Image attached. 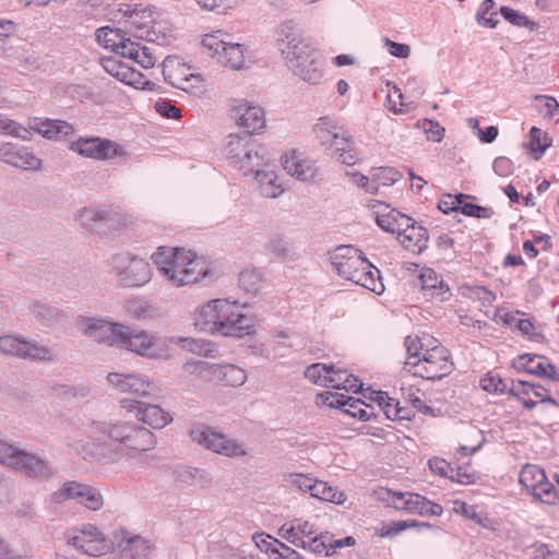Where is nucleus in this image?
I'll list each match as a JSON object with an SVG mask.
<instances>
[{
    "label": "nucleus",
    "mask_w": 559,
    "mask_h": 559,
    "mask_svg": "<svg viewBox=\"0 0 559 559\" xmlns=\"http://www.w3.org/2000/svg\"><path fill=\"white\" fill-rule=\"evenodd\" d=\"M285 531V537L289 543L301 547L304 549H308L309 551L317 555H324L325 557L332 556L336 549L343 547L354 546L356 540L353 536H347L345 538H335L330 533H322L319 536L306 535L304 532L301 534L295 531V527L286 528V524L282 525V532Z\"/></svg>",
    "instance_id": "9d476101"
},
{
    "label": "nucleus",
    "mask_w": 559,
    "mask_h": 559,
    "mask_svg": "<svg viewBox=\"0 0 559 559\" xmlns=\"http://www.w3.org/2000/svg\"><path fill=\"white\" fill-rule=\"evenodd\" d=\"M231 117L236 123L246 129L247 133H252L261 130L265 126L264 111L261 107L254 106L245 99L235 100L231 107Z\"/></svg>",
    "instance_id": "a878e982"
},
{
    "label": "nucleus",
    "mask_w": 559,
    "mask_h": 559,
    "mask_svg": "<svg viewBox=\"0 0 559 559\" xmlns=\"http://www.w3.org/2000/svg\"><path fill=\"white\" fill-rule=\"evenodd\" d=\"M512 366L518 371H524L537 377L548 378L559 382V372L548 358L539 355L524 354L512 360Z\"/></svg>",
    "instance_id": "bb28decb"
},
{
    "label": "nucleus",
    "mask_w": 559,
    "mask_h": 559,
    "mask_svg": "<svg viewBox=\"0 0 559 559\" xmlns=\"http://www.w3.org/2000/svg\"><path fill=\"white\" fill-rule=\"evenodd\" d=\"M493 0H484L476 12V21L479 25L495 28L498 24V20H496L497 13L493 11L495 9Z\"/></svg>",
    "instance_id": "de8ad7c7"
},
{
    "label": "nucleus",
    "mask_w": 559,
    "mask_h": 559,
    "mask_svg": "<svg viewBox=\"0 0 559 559\" xmlns=\"http://www.w3.org/2000/svg\"><path fill=\"white\" fill-rule=\"evenodd\" d=\"M282 56L287 67L304 81L311 84L320 82L323 75V59L320 51L301 36L300 29L293 22L282 25Z\"/></svg>",
    "instance_id": "7ed1b4c3"
},
{
    "label": "nucleus",
    "mask_w": 559,
    "mask_h": 559,
    "mask_svg": "<svg viewBox=\"0 0 559 559\" xmlns=\"http://www.w3.org/2000/svg\"><path fill=\"white\" fill-rule=\"evenodd\" d=\"M92 433L107 437L116 444L115 448L83 441L69 442V447L83 457L97 459L105 463H115L123 454L131 455L150 451L155 448L157 442L151 430L132 421H95L92 425Z\"/></svg>",
    "instance_id": "f257e3e1"
},
{
    "label": "nucleus",
    "mask_w": 559,
    "mask_h": 559,
    "mask_svg": "<svg viewBox=\"0 0 559 559\" xmlns=\"http://www.w3.org/2000/svg\"><path fill=\"white\" fill-rule=\"evenodd\" d=\"M0 354L31 360H49L51 358L48 347L14 335L0 336Z\"/></svg>",
    "instance_id": "aec40b11"
},
{
    "label": "nucleus",
    "mask_w": 559,
    "mask_h": 559,
    "mask_svg": "<svg viewBox=\"0 0 559 559\" xmlns=\"http://www.w3.org/2000/svg\"><path fill=\"white\" fill-rule=\"evenodd\" d=\"M78 325L84 335L95 342L119 348L123 336V324L95 318H82Z\"/></svg>",
    "instance_id": "dca6fc26"
},
{
    "label": "nucleus",
    "mask_w": 559,
    "mask_h": 559,
    "mask_svg": "<svg viewBox=\"0 0 559 559\" xmlns=\"http://www.w3.org/2000/svg\"><path fill=\"white\" fill-rule=\"evenodd\" d=\"M23 451L7 441L0 440V463L15 469Z\"/></svg>",
    "instance_id": "603ef678"
},
{
    "label": "nucleus",
    "mask_w": 559,
    "mask_h": 559,
    "mask_svg": "<svg viewBox=\"0 0 559 559\" xmlns=\"http://www.w3.org/2000/svg\"><path fill=\"white\" fill-rule=\"evenodd\" d=\"M67 539L75 549L94 557L107 554L114 545L92 524H86L81 530H72L68 533Z\"/></svg>",
    "instance_id": "ddd939ff"
},
{
    "label": "nucleus",
    "mask_w": 559,
    "mask_h": 559,
    "mask_svg": "<svg viewBox=\"0 0 559 559\" xmlns=\"http://www.w3.org/2000/svg\"><path fill=\"white\" fill-rule=\"evenodd\" d=\"M107 380L120 393L131 394L136 399L156 397L160 391L150 377L142 373L110 372Z\"/></svg>",
    "instance_id": "4468645a"
},
{
    "label": "nucleus",
    "mask_w": 559,
    "mask_h": 559,
    "mask_svg": "<svg viewBox=\"0 0 559 559\" xmlns=\"http://www.w3.org/2000/svg\"><path fill=\"white\" fill-rule=\"evenodd\" d=\"M452 510L454 513L461 514L465 519L472 520L480 525H484V521L487 520V518L481 512L477 511V507L471 506L461 500L453 501Z\"/></svg>",
    "instance_id": "4d7b16f0"
},
{
    "label": "nucleus",
    "mask_w": 559,
    "mask_h": 559,
    "mask_svg": "<svg viewBox=\"0 0 559 559\" xmlns=\"http://www.w3.org/2000/svg\"><path fill=\"white\" fill-rule=\"evenodd\" d=\"M480 388L489 393H508L510 385L499 374L488 372L479 381Z\"/></svg>",
    "instance_id": "864d4df0"
},
{
    "label": "nucleus",
    "mask_w": 559,
    "mask_h": 559,
    "mask_svg": "<svg viewBox=\"0 0 559 559\" xmlns=\"http://www.w3.org/2000/svg\"><path fill=\"white\" fill-rule=\"evenodd\" d=\"M233 166L242 170L245 176H248L255 173V169L262 166L269 167V159L265 157L264 148L254 142Z\"/></svg>",
    "instance_id": "72a5a7b5"
},
{
    "label": "nucleus",
    "mask_w": 559,
    "mask_h": 559,
    "mask_svg": "<svg viewBox=\"0 0 559 559\" xmlns=\"http://www.w3.org/2000/svg\"><path fill=\"white\" fill-rule=\"evenodd\" d=\"M282 167L289 176L302 182L312 181L318 173L314 160L299 150L286 152L282 157Z\"/></svg>",
    "instance_id": "393cba45"
},
{
    "label": "nucleus",
    "mask_w": 559,
    "mask_h": 559,
    "mask_svg": "<svg viewBox=\"0 0 559 559\" xmlns=\"http://www.w3.org/2000/svg\"><path fill=\"white\" fill-rule=\"evenodd\" d=\"M238 284L246 293L255 295L262 290L264 286V277L260 270L246 269L240 272Z\"/></svg>",
    "instance_id": "a19ab883"
},
{
    "label": "nucleus",
    "mask_w": 559,
    "mask_h": 559,
    "mask_svg": "<svg viewBox=\"0 0 559 559\" xmlns=\"http://www.w3.org/2000/svg\"><path fill=\"white\" fill-rule=\"evenodd\" d=\"M519 483L535 499L550 503L557 497L555 486L547 479L543 468L535 464H525L519 476Z\"/></svg>",
    "instance_id": "f3484780"
},
{
    "label": "nucleus",
    "mask_w": 559,
    "mask_h": 559,
    "mask_svg": "<svg viewBox=\"0 0 559 559\" xmlns=\"http://www.w3.org/2000/svg\"><path fill=\"white\" fill-rule=\"evenodd\" d=\"M330 261L336 273L378 295L384 290L380 271L373 266L362 252L354 246H337L329 252Z\"/></svg>",
    "instance_id": "39448f33"
},
{
    "label": "nucleus",
    "mask_w": 559,
    "mask_h": 559,
    "mask_svg": "<svg viewBox=\"0 0 559 559\" xmlns=\"http://www.w3.org/2000/svg\"><path fill=\"white\" fill-rule=\"evenodd\" d=\"M254 179L258 183L259 191L264 198H277L280 194V185L276 166L269 163V167L262 166L255 169Z\"/></svg>",
    "instance_id": "f704fd0d"
},
{
    "label": "nucleus",
    "mask_w": 559,
    "mask_h": 559,
    "mask_svg": "<svg viewBox=\"0 0 559 559\" xmlns=\"http://www.w3.org/2000/svg\"><path fill=\"white\" fill-rule=\"evenodd\" d=\"M79 155L96 160L121 158L127 162L130 157L127 150L115 141L99 136L80 138L69 147Z\"/></svg>",
    "instance_id": "f8f14e48"
},
{
    "label": "nucleus",
    "mask_w": 559,
    "mask_h": 559,
    "mask_svg": "<svg viewBox=\"0 0 559 559\" xmlns=\"http://www.w3.org/2000/svg\"><path fill=\"white\" fill-rule=\"evenodd\" d=\"M531 391V397L534 396L536 399L534 401L538 402V405L552 406L556 408L559 406L558 401L552 396L550 389L538 383H532Z\"/></svg>",
    "instance_id": "bf43d9fd"
},
{
    "label": "nucleus",
    "mask_w": 559,
    "mask_h": 559,
    "mask_svg": "<svg viewBox=\"0 0 559 559\" xmlns=\"http://www.w3.org/2000/svg\"><path fill=\"white\" fill-rule=\"evenodd\" d=\"M343 129L336 120L328 116L320 117L313 126V133L320 145L326 148L331 144L333 138H337V133Z\"/></svg>",
    "instance_id": "e433bc0d"
},
{
    "label": "nucleus",
    "mask_w": 559,
    "mask_h": 559,
    "mask_svg": "<svg viewBox=\"0 0 559 559\" xmlns=\"http://www.w3.org/2000/svg\"><path fill=\"white\" fill-rule=\"evenodd\" d=\"M368 207L372 211L377 225L384 231L396 234L405 224H408L409 216H406L389 204L371 200Z\"/></svg>",
    "instance_id": "cd10ccee"
},
{
    "label": "nucleus",
    "mask_w": 559,
    "mask_h": 559,
    "mask_svg": "<svg viewBox=\"0 0 559 559\" xmlns=\"http://www.w3.org/2000/svg\"><path fill=\"white\" fill-rule=\"evenodd\" d=\"M468 195H465L463 193L452 195L447 194L443 197L438 204V207L443 213L448 214L453 211H461V205L463 204V200L467 199Z\"/></svg>",
    "instance_id": "774afa93"
},
{
    "label": "nucleus",
    "mask_w": 559,
    "mask_h": 559,
    "mask_svg": "<svg viewBox=\"0 0 559 559\" xmlns=\"http://www.w3.org/2000/svg\"><path fill=\"white\" fill-rule=\"evenodd\" d=\"M401 173L393 167H378L372 169V178L377 186L389 187L401 179Z\"/></svg>",
    "instance_id": "6e6d98bb"
},
{
    "label": "nucleus",
    "mask_w": 559,
    "mask_h": 559,
    "mask_svg": "<svg viewBox=\"0 0 559 559\" xmlns=\"http://www.w3.org/2000/svg\"><path fill=\"white\" fill-rule=\"evenodd\" d=\"M31 311L38 321L47 325L60 321L63 317L58 308L39 301L32 304Z\"/></svg>",
    "instance_id": "37998d69"
},
{
    "label": "nucleus",
    "mask_w": 559,
    "mask_h": 559,
    "mask_svg": "<svg viewBox=\"0 0 559 559\" xmlns=\"http://www.w3.org/2000/svg\"><path fill=\"white\" fill-rule=\"evenodd\" d=\"M551 145V139L546 132L537 127L530 130V148L533 152L543 154Z\"/></svg>",
    "instance_id": "13d9d810"
},
{
    "label": "nucleus",
    "mask_w": 559,
    "mask_h": 559,
    "mask_svg": "<svg viewBox=\"0 0 559 559\" xmlns=\"http://www.w3.org/2000/svg\"><path fill=\"white\" fill-rule=\"evenodd\" d=\"M402 394L403 397L407 403H409L415 409L423 414H431L432 408L427 405L423 399V393L414 388L413 385L409 386H402Z\"/></svg>",
    "instance_id": "09e8293b"
},
{
    "label": "nucleus",
    "mask_w": 559,
    "mask_h": 559,
    "mask_svg": "<svg viewBox=\"0 0 559 559\" xmlns=\"http://www.w3.org/2000/svg\"><path fill=\"white\" fill-rule=\"evenodd\" d=\"M283 481L285 487L295 488L304 493H310L314 478L302 473H289L284 475Z\"/></svg>",
    "instance_id": "3c124183"
},
{
    "label": "nucleus",
    "mask_w": 559,
    "mask_h": 559,
    "mask_svg": "<svg viewBox=\"0 0 559 559\" xmlns=\"http://www.w3.org/2000/svg\"><path fill=\"white\" fill-rule=\"evenodd\" d=\"M112 543L120 559H150L154 550V545L148 539L128 531L117 533Z\"/></svg>",
    "instance_id": "5701e85b"
},
{
    "label": "nucleus",
    "mask_w": 559,
    "mask_h": 559,
    "mask_svg": "<svg viewBox=\"0 0 559 559\" xmlns=\"http://www.w3.org/2000/svg\"><path fill=\"white\" fill-rule=\"evenodd\" d=\"M419 280L427 298L443 302L452 296L449 285L432 269H424Z\"/></svg>",
    "instance_id": "2f4dec72"
},
{
    "label": "nucleus",
    "mask_w": 559,
    "mask_h": 559,
    "mask_svg": "<svg viewBox=\"0 0 559 559\" xmlns=\"http://www.w3.org/2000/svg\"><path fill=\"white\" fill-rule=\"evenodd\" d=\"M428 238V230L420 225H416L411 217L408 224H405L396 233L399 242L412 253H421L427 248Z\"/></svg>",
    "instance_id": "c756f323"
},
{
    "label": "nucleus",
    "mask_w": 559,
    "mask_h": 559,
    "mask_svg": "<svg viewBox=\"0 0 559 559\" xmlns=\"http://www.w3.org/2000/svg\"><path fill=\"white\" fill-rule=\"evenodd\" d=\"M111 217L109 213L105 211H95L91 209H84L79 213V221L82 226L88 229H95L102 222H108Z\"/></svg>",
    "instance_id": "8fccbe9b"
},
{
    "label": "nucleus",
    "mask_w": 559,
    "mask_h": 559,
    "mask_svg": "<svg viewBox=\"0 0 559 559\" xmlns=\"http://www.w3.org/2000/svg\"><path fill=\"white\" fill-rule=\"evenodd\" d=\"M120 49L121 57L138 62L144 69L153 68L155 64L156 59L151 49L146 46H141L138 41L130 39L127 44H122Z\"/></svg>",
    "instance_id": "c9c22d12"
},
{
    "label": "nucleus",
    "mask_w": 559,
    "mask_h": 559,
    "mask_svg": "<svg viewBox=\"0 0 559 559\" xmlns=\"http://www.w3.org/2000/svg\"><path fill=\"white\" fill-rule=\"evenodd\" d=\"M120 406L130 413H134L138 420L154 429H162L173 421L170 414L156 404H147L138 400L122 399L120 401Z\"/></svg>",
    "instance_id": "412c9836"
},
{
    "label": "nucleus",
    "mask_w": 559,
    "mask_h": 559,
    "mask_svg": "<svg viewBox=\"0 0 559 559\" xmlns=\"http://www.w3.org/2000/svg\"><path fill=\"white\" fill-rule=\"evenodd\" d=\"M152 260L159 275L174 287L194 284L209 273L201 259L181 248L159 247Z\"/></svg>",
    "instance_id": "20e7f679"
},
{
    "label": "nucleus",
    "mask_w": 559,
    "mask_h": 559,
    "mask_svg": "<svg viewBox=\"0 0 559 559\" xmlns=\"http://www.w3.org/2000/svg\"><path fill=\"white\" fill-rule=\"evenodd\" d=\"M163 75L170 85L185 92L198 90L203 82L201 74L178 57L164 60Z\"/></svg>",
    "instance_id": "2eb2a0df"
},
{
    "label": "nucleus",
    "mask_w": 559,
    "mask_h": 559,
    "mask_svg": "<svg viewBox=\"0 0 559 559\" xmlns=\"http://www.w3.org/2000/svg\"><path fill=\"white\" fill-rule=\"evenodd\" d=\"M157 342L158 337L148 331L123 325V336L121 337L119 349L152 358L156 355Z\"/></svg>",
    "instance_id": "4be33fe9"
},
{
    "label": "nucleus",
    "mask_w": 559,
    "mask_h": 559,
    "mask_svg": "<svg viewBox=\"0 0 559 559\" xmlns=\"http://www.w3.org/2000/svg\"><path fill=\"white\" fill-rule=\"evenodd\" d=\"M0 160L24 170H39L43 160L31 148L10 142H0Z\"/></svg>",
    "instance_id": "b1692460"
},
{
    "label": "nucleus",
    "mask_w": 559,
    "mask_h": 559,
    "mask_svg": "<svg viewBox=\"0 0 559 559\" xmlns=\"http://www.w3.org/2000/svg\"><path fill=\"white\" fill-rule=\"evenodd\" d=\"M130 37H126L120 29H112L110 27H100L96 31V40L105 48H110L116 53L120 55V47L122 44L130 41Z\"/></svg>",
    "instance_id": "ea45409f"
},
{
    "label": "nucleus",
    "mask_w": 559,
    "mask_h": 559,
    "mask_svg": "<svg viewBox=\"0 0 559 559\" xmlns=\"http://www.w3.org/2000/svg\"><path fill=\"white\" fill-rule=\"evenodd\" d=\"M182 347L200 356H212L215 352L211 342L194 338L182 340Z\"/></svg>",
    "instance_id": "e2e57ef3"
},
{
    "label": "nucleus",
    "mask_w": 559,
    "mask_h": 559,
    "mask_svg": "<svg viewBox=\"0 0 559 559\" xmlns=\"http://www.w3.org/2000/svg\"><path fill=\"white\" fill-rule=\"evenodd\" d=\"M228 35L222 31L205 34L201 40L203 52L215 58L218 63L233 70H240L245 66L242 45L227 41Z\"/></svg>",
    "instance_id": "6e6552de"
},
{
    "label": "nucleus",
    "mask_w": 559,
    "mask_h": 559,
    "mask_svg": "<svg viewBox=\"0 0 559 559\" xmlns=\"http://www.w3.org/2000/svg\"><path fill=\"white\" fill-rule=\"evenodd\" d=\"M22 132H26L23 126L0 114V133L26 140V135L22 134Z\"/></svg>",
    "instance_id": "338daca9"
},
{
    "label": "nucleus",
    "mask_w": 559,
    "mask_h": 559,
    "mask_svg": "<svg viewBox=\"0 0 559 559\" xmlns=\"http://www.w3.org/2000/svg\"><path fill=\"white\" fill-rule=\"evenodd\" d=\"M504 321L509 325L514 324L522 335L527 336L531 341L538 342L543 338L542 333L537 331L534 323L528 319H518L515 314L507 313Z\"/></svg>",
    "instance_id": "a18cd8bd"
},
{
    "label": "nucleus",
    "mask_w": 559,
    "mask_h": 559,
    "mask_svg": "<svg viewBox=\"0 0 559 559\" xmlns=\"http://www.w3.org/2000/svg\"><path fill=\"white\" fill-rule=\"evenodd\" d=\"M330 367L331 365L326 364H312L305 370V377L312 381L314 384L328 388Z\"/></svg>",
    "instance_id": "5fc2aeb1"
},
{
    "label": "nucleus",
    "mask_w": 559,
    "mask_h": 559,
    "mask_svg": "<svg viewBox=\"0 0 559 559\" xmlns=\"http://www.w3.org/2000/svg\"><path fill=\"white\" fill-rule=\"evenodd\" d=\"M254 143L249 134H229L225 145V154L231 165Z\"/></svg>",
    "instance_id": "4c0bfd02"
},
{
    "label": "nucleus",
    "mask_w": 559,
    "mask_h": 559,
    "mask_svg": "<svg viewBox=\"0 0 559 559\" xmlns=\"http://www.w3.org/2000/svg\"><path fill=\"white\" fill-rule=\"evenodd\" d=\"M110 273H112L119 285L124 287H139L148 283L152 278L150 263L129 252L114 254L109 261Z\"/></svg>",
    "instance_id": "0eeeda50"
},
{
    "label": "nucleus",
    "mask_w": 559,
    "mask_h": 559,
    "mask_svg": "<svg viewBox=\"0 0 559 559\" xmlns=\"http://www.w3.org/2000/svg\"><path fill=\"white\" fill-rule=\"evenodd\" d=\"M194 325L202 332L241 338L254 331L251 317L239 311L236 302L214 299L199 307L194 313Z\"/></svg>",
    "instance_id": "f03ea898"
},
{
    "label": "nucleus",
    "mask_w": 559,
    "mask_h": 559,
    "mask_svg": "<svg viewBox=\"0 0 559 559\" xmlns=\"http://www.w3.org/2000/svg\"><path fill=\"white\" fill-rule=\"evenodd\" d=\"M531 391V397L534 396L536 399L534 401L538 402V405L552 406L556 408L559 406L558 401L552 396L550 389L538 383H532Z\"/></svg>",
    "instance_id": "052dcab7"
},
{
    "label": "nucleus",
    "mask_w": 559,
    "mask_h": 559,
    "mask_svg": "<svg viewBox=\"0 0 559 559\" xmlns=\"http://www.w3.org/2000/svg\"><path fill=\"white\" fill-rule=\"evenodd\" d=\"M310 496L316 499L333 502L336 504H343L346 500V495L343 491L330 486L323 480L318 479H314L313 481Z\"/></svg>",
    "instance_id": "58836bf2"
},
{
    "label": "nucleus",
    "mask_w": 559,
    "mask_h": 559,
    "mask_svg": "<svg viewBox=\"0 0 559 559\" xmlns=\"http://www.w3.org/2000/svg\"><path fill=\"white\" fill-rule=\"evenodd\" d=\"M189 435L200 445L221 455L237 457L247 454L243 443L228 438L226 435L217 432L204 424L192 425Z\"/></svg>",
    "instance_id": "9b49d317"
},
{
    "label": "nucleus",
    "mask_w": 559,
    "mask_h": 559,
    "mask_svg": "<svg viewBox=\"0 0 559 559\" xmlns=\"http://www.w3.org/2000/svg\"><path fill=\"white\" fill-rule=\"evenodd\" d=\"M464 444L460 445V451L464 454H474L479 451L486 439L484 432L475 426L467 427L464 436Z\"/></svg>",
    "instance_id": "c03bdc74"
},
{
    "label": "nucleus",
    "mask_w": 559,
    "mask_h": 559,
    "mask_svg": "<svg viewBox=\"0 0 559 559\" xmlns=\"http://www.w3.org/2000/svg\"><path fill=\"white\" fill-rule=\"evenodd\" d=\"M418 496V493L393 491L385 488H381L378 491V497L381 501L385 502L389 507L408 513H416Z\"/></svg>",
    "instance_id": "473e14b6"
},
{
    "label": "nucleus",
    "mask_w": 559,
    "mask_h": 559,
    "mask_svg": "<svg viewBox=\"0 0 559 559\" xmlns=\"http://www.w3.org/2000/svg\"><path fill=\"white\" fill-rule=\"evenodd\" d=\"M531 388L532 382L523 380H512L508 393L516 397L522 403L523 407H525L526 409H533L538 405V402H535L531 397Z\"/></svg>",
    "instance_id": "79ce46f5"
},
{
    "label": "nucleus",
    "mask_w": 559,
    "mask_h": 559,
    "mask_svg": "<svg viewBox=\"0 0 559 559\" xmlns=\"http://www.w3.org/2000/svg\"><path fill=\"white\" fill-rule=\"evenodd\" d=\"M500 14L506 19L509 23L518 27H525L530 31H535L538 28V24L532 20H530L525 14L510 8V7H501Z\"/></svg>",
    "instance_id": "49530a36"
},
{
    "label": "nucleus",
    "mask_w": 559,
    "mask_h": 559,
    "mask_svg": "<svg viewBox=\"0 0 559 559\" xmlns=\"http://www.w3.org/2000/svg\"><path fill=\"white\" fill-rule=\"evenodd\" d=\"M186 369L229 386H240L247 381V372L236 365H211L206 361L186 364Z\"/></svg>",
    "instance_id": "6ab92c4d"
},
{
    "label": "nucleus",
    "mask_w": 559,
    "mask_h": 559,
    "mask_svg": "<svg viewBox=\"0 0 559 559\" xmlns=\"http://www.w3.org/2000/svg\"><path fill=\"white\" fill-rule=\"evenodd\" d=\"M405 368L414 376L428 380L441 379L452 370L449 350L441 345L425 349L421 358L405 361Z\"/></svg>",
    "instance_id": "1a4fd4ad"
},
{
    "label": "nucleus",
    "mask_w": 559,
    "mask_h": 559,
    "mask_svg": "<svg viewBox=\"0 0 559 559\" xmlns=\"http://www.w3.org/2000/svg\"><path fill=\"white\" fill-rule=\"evenodd\" d=\"M424 340L430 341L429 337L419 338L418 336H407L405 338V347L407 353L406 361L417 360L424 354Z\"/></svg>",
    "instance_id": "0e129e2a"
},
{
    "label": "nucleus",
    "mask_w": 559,
    "mask_h": 559,
    "mask_svg": "<svg viewBox=\"0 0 559 559\" xmlns=\"http://www.w3.org/2000/svg\"><path fill=\"white\" fill-rule=\"evenodd\" d=\"M15 469L26 477L39 480H47L56 474V468L51 462L25 450Z\"/></svg>",
    "instance_id": "c85d7f7f"
},
{
    "label": "nucleus",
    "mask_w": 559,
    "mask_h": 559,
    "mask_svg": "<svg viewBox=\"0 0 559 559\" xmlns=\"http://www.w3.org/2000/svg\"><path fill=\"white\" fill-rule=\"evenodd\" d=\"M124 20L127 33L136 39L146 40L164 45L167 41L166 33L160 22H157V12L152 8L131 9L129 4H124V9H120Z\"/></svg>",
    "instance_id": "423d86ee"
},
{
    "label": "nucleus",
    "mask_w": 559,
    "mask_h": 559,
    "mask_svg": "<svg viewBox=\"0 0 559 559\" xmlns=\"http://www.w3.org/2000/svg\"><path fill=\"white\" fill-rule=\"evenodd\" d=\"M255 546L265 554H278L280 540L272 537L271 535L260 533L253 536Z\"/></svg>",
    "instance_id": "69168bd1"
},
{
    "label": "nucleus",
    "mask_w": 559,
    "mask_h": 559,
    "mask_svg": "<svg viewBox=\"0 0 559 559\" xmlns=\"http://www.w3.org/2000/svg\"><path fill=\"white\" fill-rule=\"evenodd\" d=\"M68 499H78L87 509L97 511L104 504V499L98 489L79 481H66L60 489L51 495V501L62 503Z\"/></svg>",
    "instance_id": "a211bd4d"
},
{
    "label": "nucleus",
    "mask_w": 559,
    "mask_h": 559,
    "mask_svg": "<svg viewBox=\"0 0 559 559\" xmlns=\"http://www.w3.org/2000/svg\"><path fill=\"white\" fill-rule=\"evenodd\" d=\"M418 127L426 134L428 141L441 142L444 136V128L437 121L424 119L418 121Z\"/></svg>",
    "instance_id": "680f3d73"
},
{
    "label": "nucleus",
    "mask_w": 559,
    "mask_h": 559,
    "mask_svg": "<svg viewBox=\"0 0 559 559\" xmlns=\"http://www.w3.org/2000/svg\"><path fill=\"white\" fill-rule=\"evenodd\" d=\"M28 126L31 130L48 140L58 141L74 133V128L71 123L59 119L34 118L29 121Z\"/></svg>",
    "instance_id": "7c9ffc66"
}]
</instances>
